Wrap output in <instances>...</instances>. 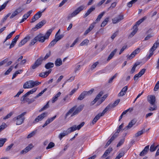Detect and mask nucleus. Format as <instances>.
<instances>
[{
  "mask_svg": "<svg viewBox=\"0 0 159 159\" xmlns=\"http://www.w3.org/2000/svg\"><path fill=\"white\" fill-rule=\"evenodd\" d=\"M157 148V146L155 147L153 145L151 146L149 150L150 152H153L155 151Z\"/></svg>",
  "mask_w": 159,
  "mask_h": 159,
  "instance_id": "603ef678",
  "label": "nucleus"
},
{
  "mask_svg": "<svg viewBox=\"0 0 159 159\" xmlns=\"http://www.w3.org/2000/svg\"><path fill=\"white\" fill-rule=\"evenodd\" d=\"M38 39V41L39 42L43 43L44 42L46 39L44 36H43L41 34L38 35L37 36Z\"/></svg>",
  "mask_w": 159,
  "mask_h": 159,
  "instance_id": "5701e85b",
  "label": "nucleus"
},
{
  "mask_svg": "<svg viewBox=\"0 0 159 159\" xmlns=\"http://www.w3.org/2000/svg\"><path fill=\"white\" fill-rule=\"evenodd\" d=\"M63 36L64 35L63 34H61L59 35H58V34H56L55 39H56L57 41H58L61 39L63 37Z\"/></svg>",
  "mask_w": 159,
  "mask_h": 159,
  "instance_id": "4d7b16f0",
  "label": "nucleus"
},
{
  "mask_svg": "<svg viewBox=\"0 0 159 159\" xmlns=\"http://www.w3.org/2000/svg\"><path fill=\"white\" fill-rule=\"evenodd\" d=\"M138 0H132L127 3V6L129 7H131L132 6V4L135 3Z\"/></svg>",
  "mask_w": 159,
  "mask_h": 159,
  "instance_id": "a18cd8bd",
  "label": "nucleus"
},
{
  "mask_svg": "<svg viewBox=\"0 0 159 159\" xmlns=\"http://www.w3.org/2000/svg\"><path fill=\"white\" fill-rule=\"evenodd\" d=\"M84 107V105H80L78 107H77V106L73 107L66 113L65 115L66 118L71 114H72L71 116L77 115L83 110Z\"/></svg>",
  "mask_w": 159,
  "mask_h": 159,
  "instance_id": "f257e3e1",
  "label": "nucleus"
},
{
  "mask_svg": "<svg viewBox=\"0 0 159 159\" xmlns=\"http://www.w3.org/2000/svg\"><path fill=\"white\" fill-rule=\"evenodd\" d=\"M51 70H49L48 71L41 72L39 74V76L43 78L46 77L51 72Z\"/></svg>",
  "mask_w": 159,
  "mask_h": 159,
  "instance_id": "f3484780",
  "label": "nucleus"
},
{
  "mask_svg": "<svg viewBox=\"0 0 159 159\" xmlns=\"http://www.w3.org/2000/svg\"><path fill=\"white\" fill-rule=\"evenodd\" d=\"M159 88V81H158L156 84L155 86L154 87V90L155 91H157L158 90Z\"/></svg>",
  "mask_w": 159,
  "mask_h": 159,
  "instance_id": "774afa93",
  "label": "nucleus"
},
{
  "mask_svg": "<svg viewBox=\"0 0 159 159\" xmlns=\"http://www.w3.org/2000/svg\"><path fill=\"white\" fill-rule=\"evenodd\" d=\"M13 66H11L10 67L9 69L6 71V72L4 73L5 75H8L12 71L13 69Z\"/></svg>",
  "mask_w": 159,
  "mask_h": 159,
  "instance_id": "69168bd1",
  "label": "nucleus"
},
{
  "mask_svg": "<svg viewBox=\"0 0 159 159\" xmlns=\"http://www.w3.org/2000/svg\"><path fill=\"white\" fill-rule=\"evenodd\" d=\"M54 66V64L53 63L48 62L45 65V67L46 69H49L53 67Z\"/></svg>",
  "mask_w": 159,
  "mask_h": 159,
  "instance_id": "2f4dec72",
  "label": "nucleus"
},
{
  "mask_svg": "<svg viewBox=\"0 0 159 159\" xmlns=\"http://www.w3.org/2000/svg\"><path fill=\"white\" fill-rule=\"evenodd\" d=\"M103 92L102 91L100 92L96 96V98L95 99L93 100V104L95 103L102 96V95L103 94Z\"/></svg>",
  "mask_w": 159,
  "mask_h": 159,
  "instance_id": "cd10ccee",
  "label": "nucleus"
},
{
  "mask_svg": "<svg viewBox=\"0 0 159 159\" xmlns=\"http://www.w3.org/2000/svg\"><path fill=\"white\" fill-rule=\"evenodd\" d=\"M106 11H103L100 14H99L98 16V17L95 20V22L93 23V24H94V25L96 23H97L101 19L104 15Z\"/></svg>",
  "mask_w": 159,
  "mask_h": 159,
  "instance_id": "aec40b11",
  "label": "nucleus"
},
{
  "mask_svg": "<svg viewBox=\"0 0 159 159\" xmlns=\"http://www.w3.org/2000/svg\"><path fill=\"white\" fill-rule=\"evenodd\" d=\"M85 123L83 122L81 123L80 124L77 125V127L76 125H74L73 126L69 128L67 130L69 132V134L72 132L74 131L76 129L79 130L81 128L83 127Z\"/></svg>",
  "mask_w": 159,
  "mask_h": 159,
  "instance_id": "423d86ee",
  "label": "nucleus"
},
{
  "mask_svg": "<svg viewBox=\"0 0 159 159\" xmlns=\"http://www.w3.org/2000/svg\"><path fill=\"white\" fill-rule=\"evenodd\" d=\"M38 41V39L37 36L35 37L30 42V46L34 45Z\"/></svg>",
  "mask_w": 159,
  "mask_h": 159,
  "instance_id": "49530a36",
  "label": "nucleus"
},
{
  "mask_svg": "<svg viewBox=\"0 0 159 159\" xmlns=\"http://www.w3.org/2000/svg\"><path fill=\"white\" fill-rule=\"evenodd\" d=\"M147 18L146 16H145L143 17V18L140 19L138 21H137L136 22V24L135 25H137V27L138 25H139L142 22L144 21V20H146Z\"/></svg>",
  "mask_w": 159,
  "mask_h": 159,
  "instance_id": "f704fd0d",
  "label": "nucleus"
},
{
  "mask_svg": "<svg viewBox=\"0 0 159 159\" xmlns=\"http://www.w3.org/2000/svg\"><path fill=\"white\" fill-rule=\"evenodd\" d=\"M55 64L57 66H59L61 65L62 64V61L61 58L57 59L55 61Z\"/></svg>",
  "mask_w": 159,
  "mask_h": 159,
  "instance_id": "a878e982",
  "label": "nucleus"
},
{
  "mask_svg": "<svg viewBox=\"0 0 159 159\" xmlns=\"http://www.w3.org/2000/svg\"><path fill=\"white\" fill-rule=\"evenodd\" d=\"M30 39V37L29 36H27L22 40L19 43L18 46L21 47L25 43L28 41Z\"/></svg>",
  "mask_w": 159,
  "mask_h": 159,
  "instance_id": "ddd939ff",
  "label": "nucleus"
},
{
  "mask_svg": "<svg viewBox=\"0 0 159 159\" xmlns=\"http://www.w3.org/2000/svg\"><path fill=\"white\" fill-rule=\"evenodd\" d=\"M40 82L33 80H29L25 82L23 85V88L24 89L32 88L35 86L39 85Z\"/></svg>",
  "mask_w": 159,
  "mask_h": 159,
  "instance_id": "f03ea898",
  "label": "nucleus"
},
{
  "mask_svg": "<svg viewBox=\"0 0 159 159\" xmlns=\"http://www.w3.org/2000/svg\"><path fill=\"white\" fill-rule=\"evenodd\" d=\"M93 90L94 89H92L88 91H84V92L85 93L86 96L89 95L91 94L93 92Z\"/></svg>",
  "mask_w": 159,
  "mask_h": 159,
  "instance_id": "0e129e2a",
  "label": "nucleus"
},
{
  "mask_svg": "<svg viewBox=\"0 0 159 159\" xmlns=\"http://www.w3.org/2000/svg\"><path fill=\"white\" fill-rule=\"evenodd\" d=\"M8 3V1L6 2L3 5L0 6V12L5 8Z\"/></svg>",
  "mask_w": 159,
  "mask_h": 159,
  "instance_id": "6e6d98bb",
  "label": "nucleus"
},
{
  "mask_svg": "<svg viewBox=\"0 0 159 159\" xmlns=\"http://www.w3.org/2000/svg\"><path fill=\"white\" fill-rule=\"evenodd\" d=\"M84 8V6H81L76 9L72 13L69 14L68 16V19H70L78 14L80 11H83Z\"/></svg>",
  "mask_w": 159,
  "mask_h": 159,
  "instance_id": "39448f33",
  "label": "nucleus"
},
{
  "mask_svg": "<svg viewBox=\"0 0 159 159\" xmlns=\"http://www.w3.org/2000/svg\"><path fill=\"white\" fill-rule=\"evenodd\" d=\"M57 41H57V40H56V39H54L51 42V43L49 44L48 47L50 48L51 47H53Z\"/></svg>",
  "mask_w": 159,
  "mask_h": 159,
  "instance_id": "e433bc0d",
  "label": "nucleus"
},
{
  "mask_svg": "<svg viewBox=\"0 0 159 159\" xmlns=\"http://www.w3.org/2000/svg\"><path fill=\"white\" fill-rule=\"evenodd\" d=\"M94 24H92L89 28H88L85 31L84 33V35H86L88 33H89L94 28Z\"/></svg>",
  "mask_w": 159,
  "mask_h": 159,
  "instance_id": "c85d7f7f",
  "label": "nucleus"
},
{
  "mask_svg": "<svg viewBox=\"0 0 159 159\" xmlns=\"http://www.w3.org/2000/svg\"><path fill=\"white\" fill-rule=\"evenodd\" d=\"M89 42V40L87 39H85L80 44V46H83L84 45H87Z\"/></svg>",
  "mask_w": 159,
  "mask_h": 159,
  "instance_id": "c03bdc74",
  "label": "nucleus"
},
{
  "mask_svg": "<svg viewBox=\"0 0 159 159\" xmlns=\"http://www.w3.org/2000/svg\"><path fill=\"white\" fill-rule=\"evenodd\" d=\"M155 97L152 95H151L148 99V102L151 105H155Z\"/></svg>",
  "mask_w": 159,
  "mask_h": 159,
  "instance_id": "dca6fc26",
  "label": "nucleus"
},
{
  "mask_svg": "<svg viewBox=\"0 0 159 159\" xmlns=\"http://www.w3.org/2000/svg\"><path fill=\"white\" fill-rule=\"evenodd\" d=\"M33 12L32 10H31L28 11L26 14H25L23 16V18H25V20L29 17L30 15Z\"/></svg>",
  "mask_w": 159,
  "mask_h": 159,
  "instance_id": "4c0bfd02",
  "label": "nucleus"
},
{
  "mask_svg": "<svg viewBox=\"0 0 159 159\" xmlns=\"http://www.w3.org/2000/svg\"><path fill=\"white\" fill-rule=\"evenodd\" d=\"M56 115L53 116L52 117L49 118L46 120L45 124L43 125V127L44 128L48 125L50 124L52 121L56 117Z\"/></svg>",
  "mask_w": 159,
  "mask_h": 159,
  "instance_id": "4468645a",
  "label": "nucleus"
},
{
  "mask_svg": "<svg viewBox=\"0 0 159 159\" xmlns=\"http://www.w3.org/2000/svg\"><path fill=\"white\" fill-rule=\"evenodd\" d=\"M124 19V16L123 15H120L117 16L112 19V21L113 24H116Z\"/></svg>",
  "mask_w": 159,
  "mask_h": 159,
  "instance_id": "9d476101",
  "label": "nucleus"
},
{
  "mask_svg": "<svg viewBox=\"0 0 159 159\" xmlns=\"http://www.w3.org/2000/svg\"><path fill=\"white\" fill-rule=\"evenodd\" d=\"M48 112H45L38 116L33 121V123L35 124L42 120L45 117L47 116Z\"/></svg>",
  "mask_w": 159,
  "mask_h": 159,
  "instance_id": "0eeeda50",
  "label": "nucleus"
},
{
  "mask_svg": "<svg viewBox=\"0 0 159 159\" xmlns=\"http://www.w3.org/2000/svg\"><path fill=\"white\" fill-rule=\"evenodd\" d=\"M43 61V57H40L38 58L35 62L31 66L32 69H34L39 67L42 64Z\"/></svg>",
  "mask_w": 159,
  "mask_h": 159,
  "instance_id": "6e6552de",
  "label": "nucleus"
},
{
  "mask_svg": "<svg viewBox=\"0 0 159 159\" xmlns=\"http://www.w3.org/2000/svg\"><path fill=\"white\" fill-rule=\"evenodd\" d=\"M17 40L14 39H12V42L11 44V45L9 47V48H11L12 47H14L15 45L16 44V42H17Z\"/></svg>",
  "mask_w": 159,
  "mask_h": 159,
  "instance_id": "338daca9",
  "label": "nucleus"
},
{
  "mask_svg": "<svg viewBox=\"0 0 159 159\" xmlns=\"http://www.w3.org/2000/svg\"><path fill=\"white\" fill-rule=\"evenodd\" d=\"M140 64V62H136L134 64V66L132 67L131 70L130 71V73L131 74H133L135 70V69L136 67L138 65H139Z\"/></svg>",
  "mask_w": 159,
  "mask_h": 159,
  "instance_id": "7c9ffc66",
  "label": "nucleus"
},
{
  "mask_svg": "<svg viewBox=\"0 0 159 159\" xmlns=\"http://www.w3.org/2000/svg\"><path fill=\"white\" fill-rule=\"evenodd\" d=\"M109 154V149L108 148L106 151L103 155L102 156V158H104L106 157Z\"/></svg>",
  "mask_w": 159,
  "mask_h": 159,
  "instance_id": "3c124183",
  "label": "nucleus"
},
{
  "mask_svg": "<svg viewBox=\"0 0 159 159\" xmlns=\"http://www.w3.org/2000/svg\"><path fill=\"white\" fill-rule=\"evenodd\" d=\"M118 132H116L113 134L111 138L110 139V144L118 137Z\"/></svg>",
  "mask_w": 159,
  "mask_h": 159,
  "instance_id": "c756f323",
  "label": "nucleus"
},
{
  "mask_svg": "<svg viewBox=\"0 0 159 159\" xmlns=\"http://www.w3.org/2000/svg\"><path fill=\"white\" fill-rule=\"evenodd\" d=\"M54 28H52L51 29H49L47 31L45 36H44L46 39H47L49 38V36L51 35L52 31L54 30Z\"/></svg>",
  "mask_w": 159,
  "mask_h": 159,
  "instance_id": "4be33fe9",
  "label": "nucleus"
},
{
  "mask_svg": "<svg viewBox=\"0 0 159 159\" xmlns=\"http://www.w3.org/2000/svg\"><path fill=\"white\" fill-rule=\"evenodd\" d=\"M54 143L52 142H51L50 143H49L48 144V146L46 147V149H50L53 147L54 146Z\"/></svg>",
  "mask_w": 159,
  "mask_h": 159,
  "instance_id": "680f3d73",
  "label": "nucleus"
},
{
  "mask_svg": "<svg viewBox=\"0 0 159 159\" xmlns=\"http://www.w3.org/2000/svg\"><path fill=\"white\" fill-rule=\"evenodd\" d=\"M33 146L32 143H30L25 148L21 151L20 152L21 154H24L30 150L33 147Z\"/></svg>",
  "mask_w": 159,
  "mask_h": 159,
  "instance_id": "9b49d317",
  "label": "nucleus"
},
{
  "mask_svg": "<svg viewBox=\"0 0 159 159\" xmlns=\"http://www.w3.org/2000/svg\"><path fill=\"white\" fill-rule=\"evenodd\" d=\"M15 32V30L11 32L6 37L4 43H5L7 39H10L12 36V35Z\"/></svg>",
  "mask_w": 159,
  "mask_h": 159,
  "instance_id": "79ce46f5",
  "label": "nucleus"
},
{
  "mask_svg": "<svg viewBox=\"0 0 159 159\" xmlns=\"http://www.w3.org/2000/svg\"><path fill=\"white\" fill-rule=\"evenodd\" d=\"M13 112H10L8 114H7L5 117H3V119L4 120H6L10 118L11 116L13 114Z\"/></svg>",
  "mask_w": 159,
  "mask_h": 159,
  "instance_id": "e2e57ef3",
  "label": "nucleus"
},
{
  "mask_svg": "<svg viewBox=\"0 0 159 159\" xmlns=\"http://www.w3.org/2000/svg\"><path fill=\"white\" fill-rule=\"evenodd\" d=\"M86 96L85 93L84 92H82L81 94L79 96L77 99L78 100H83Z\"/></svg>",
  "mask_w": 159,
  "mask_h": 159,
  "instance_id": "c9c22d12",
  "label": "nucleus"
},
{
  "mask_svg": "<svg viewBox=\"0 0 159 159\" xmlns=\"http://www.w3.org/2000/svg\"><path fill=\"white\" fill-rule=\"evenodd\" d=\"M109 109V105H108L106 108L101 113H100L101 115H102V116H103L105 114L107 111Z\"/></svg>",
  "mask_w": 159,
  "mask_h": 159,
  "instance_id": "13d9d810",
  "label": "nucleus"
},
{
  "mask_svg": "<svg viewBox=\"0 0 159 159\" xmlns=\"http://www.w3.org/2000/svg\"><path fill=\"white\" fill-rule=\"evenodd\" d=\"M26 114V112H23L20 115H18L16 117H14L13 119V121H16V125H20L24 122L25 119V118L24 117V116Z\"/></svg>",
  "mask_w": 159,
  "mask_h": 159,
  "instance_id": "20e7f679",
  "label": "nucleus"
},
{
  "mask_svg": "<svg viewBox=\"0 0 159 159\" xmlns=\"http://www.w3.org/2000/svg\"><path fill=\"white\" fill-rule=\"evenodd\" d=\"M7 140L6 138L0 139V147H2Z\"/></svg>",
  "mask_w": 159,
  "mask_h": 159,
  "instance_id": "09e8293b",
  "label": "nucleus"
},
{
  "mask_svg": "<svg viewBox=\"0 0 159 159\" xmlns=\"http://www.w3.org/2000/svg\"><path fill=\"white\" fill-rule=\"evenodd\" d=\"M19 12H18V10H16L15 11L11 14V16L10 17V19H12L16 16L18 14Z\"/></svg>",
  "mask_w": 159,
  "mask_h": 159,
  "instance_id": "8fccbe9b",
  "label": "nucleus"
},
{
  "mask_svg": "<svg viewBox=\"0 0 159 159\" xmlns=\"http://www.w3.org/2000/svg\"><path fill=\"white\" fill-rule=\"evenodd\" d=\"M134 30L130 34L129 36L130 37H133L137 32L138 31V27L137 25H134L133 27Z\"/></svg>",
  "mask_w": 159,
  "mask_h": 159,
  "instance_id": "393cba45",
  "label": "nucleus"
},
{
  "mask_svg": "<svg viewBox=\"0 0 159 159\" xmlns=\"http://www.w3.org/2000/svg\"><path fill=\"white\" fill-rule=\"evenodd\" d=\"M106 11H103L100 14H99L98 16V17L95 20V22L93 23V24H94V25L96 23H97L101 19L104 15Z\"/></svg>",
  "mask_w": 159,
  "mask_h": 159,
  "instance_id": "412c9836",
  "label": "nucleus"
},
{
  "mask_svg": "<svg viewBox=\"0 0 159 159\" xmlns=\"http://www.w3.org/2000/svg\"><path fill=\"white\" fill-rule=\"evenodd\" d=\"M36 133V130L33 131L27 135V139H29L32 137Z\"/></svg>",
  "mask_w": 159,
  "mask_h": 159,
  "instance_id": "37998d69",
  "label": "nucleus"
},
{
  "mask_svg": "<svg viewBox=\"0 0 159 159\" xmlns=\"http://www.w3.org/2000/svg\"><path fill=\"white\" fill-rule=\"evenodd\" d=\"M69 134L67 130L66 131H64L62 133H61L59 135V138L61 140L64 136L67 135Z\"/></svg>",
  "mask_w": 159,
  "mask_h": 159,
  "instance_id": "b1692460",
  "label": "nucleus"
},
{
  "mask_svg": "<svg viewBox=\"0 0 159 159\" xmlns=\"http://www.w3.org/2000/svg\"><path fill=\"white\" fill-rule=\"evenodd\" d=\"M125 153L124 149L121 150L119 152L118 155L116 157L115 159H120L122 157L124 156Z\"/></svg>",
  "mask_w": 159,
  "mask_h": 159,
  "instance_id": "6ab92c4d",
  "label": "nucleus"
},
{
  "mask_svg": "<svg viewBox=\"0 0 159 159\" xmlns=\"http://www.w3.org/2000/svg\"><path fill=\"white\" fill-rule=\"evenodd\" d=\"M103 92L102 91L100 92L96 96V98L95 99L93 100V104L95 103L102 96V95L103 94Z\"/></svg>",
  "mask_w": 159,
  "mask_h": 159,
  "instance_id": "bb28decb",
  "label": "nucleus"
},
{
  "mask_svg": "<svg viewBox=\"0 0 159 159\" xmlns=\"http://www.w3.org/2000/svg\"><path fill=\"white\" fill-rule=\"evenodd\" d=\"M23 71V69L19 70L17 71H16L13 74L12 79H14L15 78L16 76H17L18 74H20Z\"/></svg>",
  "mask_w": 159,
  "mask_h": 159,
  "instance_id": "72a5a7b5",
  "label": "nucleus"
},
{
  "mask_svg": "<svg viewBox=\"0 0 159 159\" xmlns=\"http://www.w3.org/2000/svg\"><path fill=\"white\" fill-rule=\"evenodd\" d=\"M36 90V88H34L27 92L20 99L21 101L23 102V103H25V102H27L28 104H30V99L26 98V97L29 96L30 94L33 93L34 92H35Z\"/></svg>",
  "mask_w": 159,
  "mask_h": 159,
  "instance_id": "7ed1b4c3",
  "label": "nucleus"
},
{
  "mask_svg": "<svg viewBox=\"0 0 159 159\" xmlns=\"http://www.w3.org/2000/svg\"><path fill=\"white\" fill-rule=\"evenodd\" d=\"M140 50V49L139 48H138L136 49L135 50L132 52V53L128 57V58L130 59L133 58L135 56L136 54L139 52Z\"/></svg>",
  "mask_w": 159,
  "mask_h": 159,
  "instance_id": "f8f14e48",
  "label": "nucleus"
},
{
  "mask_svg": "<svg viewBox=\"0 0 159 159\" xmlns=\"http://www.w3.org/2000/svg\"><path fill=\"white\" fill-rule=\"evenodd\" d=\"M158 46L157 43H155L153 46L149 50L150 52H153L156 49Z\"/></svg>",
  "mask_w": 159,
  "mask_h": 159,
  "instance_id": "473e14b6",
  "label": "nucleus"
},
{
  "mask_svg": "<svg viewBox=\"0 0 159 159\" xmlns=\"http://www.w3.org/2000/svg\"><path fill=\"white\" fill-rule=\"evenodd\" d=\"M46 9V8H45L42 11H39L31 19L32 21H31V23H33L36 20L40 18L42 16V13L44 12Z\"/></svg>",
  "mask_w": 159,
  "mask_h": 159,
  "instance_id": "1a4fd4ad",
  "label": "nucleus"
},
{
  "mask_svg": "<svg viewBox=\"0 0 159 159\" xmlns=\"http://www.w3.org/2000/svg\"><path fill=\"white\" fill-rule=\"evenodd\" d=\"M49 102H48L47 104L39 110V111H41L46 109L49 107Z\"/></svg>",
  "mask_w": 159,
  "mask_h": 159,
  "instance_id": "052dcab7",
  "label": "nucleus"
},
{
  "mask_svg": "<svg viewBox=\"0 0 159 159\" xmlns=\"http://www.w3.org/2000/svg\"><path fill=\"white\" fill-rule=\"evenodd\" d=\"M149 145L146 146L143 151L140 152L139 155L140 156H143L147 154L149 150Z\"/></svg>",
  "mask_w": 159,
  "mask_h": 159,
  "instance_id": "2eb2a0df",
  "label": "nucleus"
},
{
  "mask_svg": "<svg viewBox=\"0 0 159 159\" xmlns=\"http://www.w3.org/2000/svg\"><path fill=\"white\" fill-rule=\"evenodd\" d=\"M117 51V49H115L111 52L110 54V60L112 58L114 55L116 53Z\"/></svg>",
  "mask_w": 159,
  "mask_h": 159,
  "instance_id": "bf43d9fd",
  "label": "nucleus"
},
{
  "mask_svg": "<svg viewBox=\"0 0 159 159\" xmlns=\"http://www.w3.org/2000/svg\"><path fill=\"white\" fill-rule=\"evenodd\" d=\"M46 23V21L45 20H42L37 24L34 28V29H38L41 28Z\"/></svg>",
  "mask_w": 159,
  "mask_h": 159,
  "instance_id": "a211bd4d",
  "label": "nucleus"
},
{
  "mask_svg": "<svg viewBox=\"0 0 159 159\" xmlns=\"http://www.w3.org/2000/svg\"><path fill=\"white\" fill-rule=\"evenodd\" d=\"M47 88H45L43 91H41V92L39 93L38 95L34 97V99H36L38 98L41 96L44 93V92L47 91Z\"/></svg>",
  "mask_w": 159,
  "mask_h": 159,
  "instance_id": "ea45409f",
  "label": "nucleus"
},
{
  "mask_svg": "<svg viewBox=\"0 0 159 159\" xmlns=\"http://www.w3.org/2000/svg\"><path fill=\"white\" fill-rule=\"evenodd\" d=\"M109 20V18H106L102 22L101 25V27H104L107 24Z\"/></svg>",
  "mask_w": 159,
  "mask_h": 159,
  "instance_id": "58836bf2",
  "label": "nucleus"
},
{
  "mask_svg": "<svg viewBox=\"0 0 159 159\" xmlns=\"http://www.w3.org/2000/svg\"><path fill=\"white\" fill-rule=\"evenodd\" d=\"M135 123L136 121L134 120H131V121L129 123V124L128 125L129 128H131L133 125L135 124Z\"/></svg>",
  "mask_w": 159,
  "mask_h": 159,
  "instance_id": "de8ad7c7",
  "label": "nucleus"
},
{
  "mask_svg": "<svg viewBox=\"0 0 159 159\" xmlns=\"http://www.w3.org/2000/svg\"><path fill=\"white\" fill-rule=\"evenodd\" d=\"M120 102V99H118L116 100V101H115L110 106V107H115L116 106L118 103Z\"/></svg>",
  "mask_w": 159,
  "mask_h": 159,
  "instance_id": "a19ab883",
  "label": "nucleus"
},
{
  "mask_svg": "<svg viewBox=\"0 0 159 159\" xmlns=\"http://www.w3.org/2000/svg\"><path fill=\"white\" fill-rule=\"evenodd\" d=\"M144 132V130H141L140 131H139L135 134V136L136 137H138L141 135L142 134L143 132Z\"/></svg>",
  "mask_w": 159,
  "mask_h": 159,
  "instance_id": "5fc2aeb1",
  "label": "nucleus"
},
{
  "mask_svg": "<svg viewBox=\"0 0 159 159\" xmlns=\"http://www.w3.org/2000/svg\"><path fill=\"white\" fill-rule=\"evenodd\" d=\"M119 32L118 30L116 31L111 36V38L112 40H113L114 39L117 35Z\"/></svg>",
  "mask_w": 159,
  "mask_h": 159,
  "instance_id": "864d4df0",
  "label": "nucleus"
}]
</instances>
